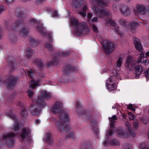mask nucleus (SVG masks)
<instances>
[{"mask_svg": "<svg viewBox=\"0 0 149 149\" xmlns=\"http://www.w3.org/2000/svg\"><path fill=\"white\" fill-rule=\"evenodd\" d=\"M83 0H73V5L76 7L81 6L82 4L84 3Z\"/></svg>", "mask_w": 149, "mask_h": 149, "instance_id": "b1692460", "label": "nucleus"}, {"mask_svg": "<svg viewBox=\"0 0 149 149\" xmlns=\"http://www.w3.org/2000/svg\"><path fill=\"white\" fill-rule=\"evenodd\" d=\"M24 14V13L23 11L20 10L17 13H16V15L18 17H20Z\"/></svg>", "mask_w": 149, "mask_h": 149, "instance_id": "37998d69", "label": "nucleus"}, {"mask_svg": "<svg viewBox=\"0 0 149 149\" xmlns=\"http://www.w3.org/2000/svg\"><path fill=\"white\" fill-rule=\"evenodd\" d=\"M88 9V7L86 5L84 4L82 8L83 10L82 11H79L78 13L84 17L86 15V13L85 11H87Z\"/></svg>", "mask_w": 149, "mask_h": 149, "instance_id": "393cba45", "label": "nucleus"}, {"mask_svg": "<svg viewBox=\"0 0 149 149\" xmlns=\"http://www.w3.org/2000/svg\"><path fill=\"white\" fill-rule=\"evenodd\" d=\"M46 106V104L43 101L40 100H35L31 106L30 114L31 115L37 116L39 115L41 108Z\"/></svg>", "mask_w": 149, "mask_h": 149, "instance_id": "20e7f679", "label": "nucleus"}, {"mask_svg": "<svg viewBox=\"0 0 149 149\" xmlns=\"http://www.w3.org/2000/svg\"><path fill=\"white\" fill-rule=\"evenodd\" d=\"M69 118V116L67 113L62 112L60 114L58 120L55 123L56 128L60 133H65L70 129L67 124Z\"/></svg>", "mask_w": 149, "mask_h": 149, "instance_id": "f03ea898", "label": "nucleus"}, {"mask_svg": "<svg viewBox=\"0 0 149 149\" xmlns=\"http://www.w3.org/2000/svg\"><path fill=\"white\" fill-rule=\"evenodd\" d=\"M140 149H149V144L148 143H142L140 146Z\"/></svg>", "mask_w": 149, "mask_h": 149, "instance_id": "cd10ccee", "label": "nucleus"}, {"mask_svg": "<svg viewBox=\"0 0 149 149\" xmlns=\"http://www.w3.org/2000/svg\"><path fill=\"white\" fill-rule=\"evenodd\" d=\"M68 52H63V53H62L61 54V55H62L63 56H67L68 55Z\"/></svg>", "mask_w": 149, "mask_h": 149, "instance_id": "052dcab7", "label": "nucleus"}, {"mask_svg": "<svg viewBox=\"0 0 149 149\" xmlns=\"http://www.w3.org/2000/svg\"><path fill=\"white\" fill-rule=\"evenodd\" d=\"M106 22L110 24L112 26L111 30L114 32L118 34L121 37H123L124 32L123 31V29H120L118 26L114 22V21L109 18H107L106 19Z\"/></svg>", "mask_w": 149, "mask_h": 149, "instance_id": "0eeeda50", "label": "nucleus"}, {"mask_svg": "<svg viewBox=\"0 0 149 149\" xmlns=\"http://www.w3.org/2000/svg\"><path fill=\"white\" fill-rule=\"evenodd\" d=\"M25 24L23 22L20 20L14 22L13 26V29L18 28L21 30V36L25 37L29 33L27 29L25 27Z\"/></svg>", "mask_w": 149, "mask_h": 149, "instance_id": "39448f33", "label": "nucleus"}, {"mask_svg": "<svg viewBox=\"0 0 149 149\" xmlns=\"http://www.w3.org/2000/svg\"><path fill=\"white\" fill-rule=\"evenodd\" d=\"M37 29L42 34H44L45 33L44 29L43 28L42 25L38 26L37 27Z\"/></svg>", "mask_w": 149, "mask_h": 149, "instance_id": "e433bc0d", "label": "nucleus"}, {"mask_svg": "<svg viewBox=\"0 0 149 149\" xmlns=\"http://www.w3.org/2000/svg\"><path fill=\"white\" fill-rule=\"evenodd\" d=\"M133 125L134 127L135 128H137L138 126V123L137 122H134L133 123Z\"/></svg>", "mask_w": 149, "mask_h": 149, "instance_id": "6e6d98bb", "label": "nucleus"}, {"mask_svg": "<svg viewBox=\"0 0 149 149\" xmlns=\"http://www.w3.org/2000/svg\"><path fill=\"white\" fill-rule=\"evenodd\" d=\"M14 136V134L11 133H8L4 135L2 137L3 144H6L9 147L12 146L14 144L13 138Z\"/></svg>", "mask_w": 149, "mask_h": 149, "instance_id": "423d86ee", "label": "nucleus"}, {"mask_svg": "<svg viewBox=\"0 0 149 149\" xmlns=\"http://www.w3.org/2000/svg\"><path fill=\"white\" fill-rule=\"evenodd\" d=\"M140 121L144 124H146L148 122V118L145 117L140 118Z\"/></svg>", "mask_w": 149, "mask_h": 149, "instance_id": "c9c22d12", "label": "nucleus"}, {"mask_svg": "<svg viewBox=\"0 0 149 149\" xmlns=\"http://www.w3.org/2000/svg\"><path fill=\"white\" fill-rule=\"evenodd\" d=\"M76 107L77 108H79V109L80 110V112L77 111L78 114L79 115L86 114V116L88 117L89 114L88 112H86V111H83L80 106L79 103L77 102L76 104Z\"/></svg>", "mask_w": 149, "mask_h": 149, "instance_id": "aec40b11", "label": "nucleus"}, {"mask_svg": "<svg viewBox=\"0 0 149 149\" xmlns=\"http://www.w3.org/2000/svg\"><path fill=\"white\" fill-rule=\"evenodd\" d=\"M5 7L2 5H0V14L5 10Z\"/></svg>", "mask_w": 149, "mask_h": 149, "instance_id": "4d7b16f0", "label": "nucleus"}, {"mask_svg": "<svg viewBox=\"0 0 149 149\" xmlns=\"http://www.w3.org/2000/svg\"><path fill=\"white\" fill-rule=\"evenodd\" d=\"M104 50L107 54H110L115 49L116 46L114 43L109 40H106L103 44Z\"/></svg>", "mask_w": 149, "mask_h": 149, "instance_id": "1a4fd4ad", "label": "nucleus"}, {"mask_svg": "<svg viewBox=\"0 0 149 149\" xmlns=\"http://www.w3.org/2000/svg\"><path fill=\"white\" fill-rule=\"evenodd\" d=\"M137 25V24L136 22L131 21L127 25V27L126 29L129 30L130 31L133 33L134 30Z\"/></svg>", "mask_w": 149, "mask_h": 149, "instance_id": "6ab92c4d", "label": "nucleus"}, {"mask_svg": "<svg viewBox=\"0 0 149 149\" xmlns=\"http://www.w3.org/2000/svg\"><path fill=\"white\" fill-rule=\"evenodd\" d=\"M27 54L26 55V57L28 58H29L33 54L32 50L30 48H28L27 50Z\"/></svg>", "mask_w": 149, "mask_h": 149, "instance_id": "7c9ffc66", "label": "nucleus"}, {"mask_svg": "<svg viewBox=\"0 0 149 149\" xmlns=\"http://www.w3.org/2000/svg\"><path fill=\"white\" fill-rule=\"evenodd\" d=\"M98 18L97 17H94L90 21V22H96L97 21Z\"/></svg>", "mask_w": 149, "mask_h": 149, "instance_id": "09e8293b", "label": "nucleus"}, {"mask_svg": "<svg viewBox=\"0 0 149 149\" xmlns=\"http://www.w3.org/2000/svg\"><path fill=\"white\" fill-rule=\"evenodd\" d=\"M2 36V31L1 28L0 27V38H1Z\"/></svg>", "mask_w": 149, "mask_h": 149, "instance_id": "e2e57ef3", "label": "nucleus"}, {"mask_svg": "<svg viewBox=\"0 0 149 149\" xmlns=\"http://www.w3.org/2000/svg\"><path fill=\"white\" fill-rule=\"evenodd\" d=\"M10 38L12 42H14L17 40V38L15 36H10Z\"/></svg>", "mask_w": 149, "mask_h": 149, "instance_id": "de8ad7c7", "label": "nucleus"}, {"mask_svg": "<svg viewBox=\"0 0 149 149\" xmlns=\"http://www.w3.org/2000/svg\"><path fill=\"white\" fill-rule=\"evenodd\" d=\"M68 137L70 138H73L74 137V133L72 132H70L68 135Z\"/></svg>", "mask_w": 149, "mask_h": 149, "instance_id": "864d4df0", "label": "nucleus"}, {"mask_svg": "<svg viewBox=\"0 0 149 149\" xmlns=\"http://www.w3.org/2000/svg\"><path fill=\"white\" fill-rule=\"evenodd\" d=\"M107 87L109 91L115 90L117 87L116 78L114 76H111L107 81Z\"/></svg>", "mask_w": 149, "mask_h": 149, "instance_id": "9b49d317", "label": "nucleus"}, {"mask_svg": "<svg viewBox=\"0 0 149 149\" xmlns=\"http://www.w3.org/2000/svg\"><path fill=\"white\" fill-rule=\"evenodd\" d=\"M112 134V131L111 130H109L107 132L106 139L103 143V145L105 146H107L108 145H116L118 144V142L115 139H113L110 140L109 141V140H110Z\"/></svg>", "mask_w": 149, "mask_h": 149, "instance_id": "6e6552de", "label": "nucleus"}, {"mask_svg": "<svg viewBox=\"0 0 149 149\" xmlns=\"http://www.w3.org/2000/svg\"><path fill=\"white\" fill-rule=\"evenodd\" d=\"M51 94L46 91H42L40 93V95L39 97L35 100H40L43 101L44 102V99H47L51 97Z\"/></svg>", "mask_w": 149, "mask_h": 149, "instance_id": "f3484780", "label": "nucleus"}, {"mask_svg": "<svg viewBox=\"0 0 149 149\" xmlns=\"http://www.w3.org/2000/svg\"><path fill=\"white\" fill-rule=\"evenodd\" d=\"M58 16V13L56 11H54L53 12L52 14V17H55L57 16Z\"/></svg>", "mask_w": 149, "mask_h": 149, "instance_id": "13d9d810", "label": "nucleus"}, {"mask_svg": "<svg viewBox=\"0 0 149 149\" xmlns=\"http://www.w3.org/2000/svg\"><path fill=\"white\" fill-rule=\"evenodd\" d=\"M31 132L29 129H24L20 134V137L24 141L30 142L32 140L31 136L30 135Z\"/></svg>", "mask_w": 149, "mask_h": 149, "instance_id": "4468645a", "label": "nucleus"}, {"mask_svg": "<svg viewBox=\"0 0 149 149\" xmlns=\"http://www.w3.org/2000/svg\"><path fill=\"white\" fill-rule=\"evenodd\" d=\"M70 21L72 26H76L75 33L77 35L86 34L89 31V29L85 23H79L77 19L74 17H71Z\"/></svg>", "mask_w": 149, "mask_h": 149, "instance_id": "7ed1b4c3", "label": "nucleus"}, {"mask_svg": "<svg viewBox=\"0 0 149 149\" xmlns=\"http://www.w3.org/2000/svg\"><path fill=\"white\" fill-rule=\"evenodd\" d=\"M27 95L30 98H32L33 95V91L30 89H28L27 92Z\"/></svg>", "mask_w": 149, "mask_h": 149, "instance_id": "4c0bfd02", "label": "nucleus"}, {"mask_svg": "<svg viewBox=\"0 0 149 149\" xmlns=\"http://www.w3.org/2000/svg\"><path fill=\"white\" fill-rule=\"evenodd\" d=\"M52 33H50L48 34V36L49 37V40L50 41L52 42L53 41L52 36Z\"/></svg>", "mask_w": 149, "mask_h": 149, "instance_id": "3c124183", "label": "nucleus"}, {"mask_svg": "<svg viewBox=\"0 0 149 149\" xmlns=\"http://www.w3.org/2000/svg\"><path fill=\"white\" fill-rule=\"evenodd\" d=\"M143 68L142 66L138 65L135 68V74L137 76H139L141 73Z\"/></svg>", "mask_w": 149, "mask_h": 149, "instance_id": "5701e85b", "label": "nucleus"}, {"mask_svg": "<svg viewBox=\"0 0 149 149\" xmlns=\"http://www.w3.org/2000/svg\"><path fill=\"white\" fill-rule=\"evenodd\" d=\"M127 22L126 20L124 19H121L119 21L120 24L124 27H126V28L127 27V25H126Z\"/></svg>", "mask_w": 149, "mask_h": 149, "instance_id": "2f4dec72", "label": "nucleus"}, {"mask_svg": "<svg viewBox=\"0 0 149 149\" xmlns=\"http://www.w3.org/2000/svg\"><path fill=\"white\" fill-rule=\"evenodd\" d=\"M92 29L93 31L95 32H98V30L97 26L95 25H93L92 26Z\"/></svg>", "mask_w": 149, "mask_h": 149, "instance_id": "c03bdc74", "label": "nucleus"}, {"mask_svg": "<svg viewBox=\"0 0 149 149\" xmlns=\"http://www.w3.org/2000/svg\"><path fill=\"white\" fill-rule=\"evenodd\" d=\"M17 122L16 121L15 122V123L14 124V125L13 127V128L14 129V130L15 132H16L17 130H19V127L17 124Z\"/></svg>", "mask_w": 149, "mask_h": 149, "instance_id": "79ce46f5", "label": "nucleus"}, {"mask_svg": "<svg viewBox=\"0 0 149 149\" xmlns=\"http://www.w3.org/2000/svg\"><path fill=\"white\" fill-rule=\"evenodd\" d=\"M117 134H118V136H122L123 137H125L126 135L125 133H124V132L123 130L118 131L117 132Z\"/></svg>", "mask_w": 149, "mask_h": 149, "instance_id": "ea45409f", "label": "nucleus"}, {"mask_svg": "<svg viewBox=\"0 0 149 149\" xmlns=\"http://www.w3.org/2000/svg\"><path fill=\"white\" fill-rule=\"evenodd\" d=\"M123 60V58L119 57L117 62L115 64V66L117 67H120L121 65Z\"/></svg>", "mask_w": 149, "mask_h": 149, "instance_id": "c756f323", "label": "nucleus"}, {"mask_svg": "<svg viewBox=\"0 0 149 149\" xmlns=\"http://www.w3.org/2000/svg\"><path fill=\"white\" fill-rule=\"evenodd\" d=\"M117 117L115 115L113 116L110 118V120L114 121V120L117 119Z\"/></svg>", "mask_w": 149, "mask_h": 149, "instance_id": "5fc2aeb1", "label": "nucleus"}, {"mask_svg": "<svg viewBox=\"0 0 149 149\" xmlns=\"http://www.w3.org/2000/svg\"><path fill=\"white\" fill-rule=\"evenodd\" d=\"M26 110L25 109H22L21 113L22 115L24 116V115H26L27 113Z\"/></svg>", "mask_w": 149, "mask_h": 149, "instance_id": "603ef678", "label": "nucleus"}, {"mask_svg": "<svg viewBox=\"0 0 149 149\" xmlns=\"http://www.w3.org/2000/svg\"><path fill=\"white\" fill-rule=\"evenodd\" d=\"M138 62L142 63L146 66L148 65L149 63V60L146 59L144 57V53L141 52L140 54V56L138 59Z\"/></svg>", "mask_w": 149, "mask_h": 149, "instance_id": "a211bd4d", "label": "nucleus"}, {"mask_svg": "<svg viewBox=\"0 0 149 149\" xmlns=\"http://www.w3.org/2000/svg\"><path fill=\"white\" fill-rule=\"evenodd\" d=\"M31 22L32 23L33 22L35 23H36L37 22V21L35 19H33L31 20Z\"/></svg>", "mask_w": 149, "mask_h": 149, "instance_id": "338daca9", "label": "nucleus"}, {"mask_svg": "<svg viewBox=\"0 0 149 149\" xmlns=\"http://www.w3.org/2000/svg\"><path fill=\"white\" fill-rule=\"evenodd\" d=\"M149 68H148L147 70H144V72L143 74L144 76L146 77V80L147 81H148L149 80Z\"/></svg>", "mask_w": 149, "mask_h": 149, "instance_id": "72a5a7b5", "label": "nucleus"}, {"mask_svg": "<svg viewBox=\"0 0 149 149\" xmlns=\"http://www.w3.org/2000/svg\"><path fill=\"white\" fill-rule=\"evenodd\" d=\"M40 120H35V123L36 124H38L40 123Z\"/></svg>", "mask_w": 149, "mask_h": 149, "instance_id": "69168bd1", "label": "nucleus"}, {"mask_svg": "<svg viewBox=\"0 0 149 149\" xmlns=\"http://www.w3.org/2000/svg\"><path fill=\"white\" fill-rule=\"evenodd\" d=\"M128 108L132 111H135V109L133 107V105L132 104H129L127 106Z\"/></svg>", "mask_w": 149, "mask_h": 149, "instance_id": "49530a36", "label": "nucleus"}, {"mask_svg": "<svg viewBox=\"0 0 149 149\" xmlns=\"http://www.w3.org/2000/svg\"><path fill=\"white\" fill-rule=\"evenodd\" d=\"M17 79L15 77L12 75L9 77L7 80H6V85L7 88H11L15 85Z\"/></svg>", "mask_w": 149, "mask_h": 149, "instance_id": "dca6fc26", "label": "nucleus"}, {"mask_svg": "<svg viewBox=\"0 0 149 149\" xmlns=\"http://www.w3.org/2000/svg\"><path fill=\"white\" fill-rule=\"evenodd\" d=\"M93 16V13H88L87 15V17L88 18V20H91V19Z\"/></svg>", "mask_w": 149, "mask_h": 149, "instance_id": "a18cd8bd", "label": "nucleus"}, {"mask_svg": "<svg viewBox=\"0 0 149 149\" xmlns=\"http://www.w3.org/2000/svg\"><path fill=\"white\" fill-rule=\"evenodd\" d=\"M33 63L37 65L40 69H41L43 67L42 63L41 60L39 59H37L35 60L33 62Z\"/></svg>", "mask_w": 149, "mask_h": 149, "instance_id": "a878e982", "label": "nucleus"}, {"mask_svg": "<svg viewBox=\"0 0 149 149\" xmlns=\"http://www.w3.org/2000/svg\"><path fill=\"white\" fill-rule=\"evenodd\" d=\"M29 40L30 45L34 47L35 45L37 44L38 42L36 41L32 38H29Z\"/></svg>", "mask_w": 149, "mask_h": 149, "instance_id": "c85d7f7f", "label": "nucleus"}, {"mask_svg": "<svg viewBox=\"0 0 149 149\" xmlns=\"http://www.w3.org/2000/svg\"><path fill=\"white\" fill-rule=\"evenodd\" d=\"M8 3H10L12 2L14 0H6Z\"/></svg>", "mask_w": 149, "mask_h": 149, "instance_id": "774afa93", "label": "nucleus"}, {"mask_svg": "<svg viewBox=\"0 0 149 149\" xmlns=\"http://www.w3.org/2000/svg\"><path fill=\"white\" fill-rule=\"evenodd\" d=\"M45 47L47 49L50 50L53 49L52 45L49 43H46L45 44Z\"/></svg>", "mask_w": 149, "mask_h": 149, "instance_id": "58836bf2", "label": "nucleus"}, {"mask_svg": "<svg viewBox=\"0 0 149 149\" xmlns=\"http://www.w3.org/2000/svg\"><path fill=\"white\" fill-rule=\"evenodd\" d=\"M63 104L62 103L57 102L55 103L52 107L51 111L54 113H59V116L60 117V115L62 112L66 113L62 110V107Z\"/></svg>", "mask_w": 149, "mask_h": 149, "instance_id": "ddd939ff", "label": "nucleus"}, {"mask_svg": "<svg viewBox=\"0 0 149 149\" xmlns=\"http://www.w3.org/2000/svg\"><path fill=\"white\" fill-rule=\"evenodd\" d=\"M7 114L10 116V117H12L13 119H15V116H13V115L12 114V112L11 111L9 113H7Z\"/></svg>", "mask_w": 149, "mask_h": 149, "instance_id": "8fccbe9b", "label": "nucleus"}, {"mask_svg": "<svg viewBox=\"0 0 149 149\" xmlns=\"http://www.w3.org/2000/svg\"><path fill=\"white\" fill-rule=\"evenodd\" d=\"M29 86L33 88L40 85V82L34 80H30L29 82Z\"/></svg>", "mask_w": 149, "mask_h": 149, "instance_id": "412c9836", "label": "nucleus"}, {"mask_svg": "<svg viewBox=\"0 0 149 149\" xmlns=\"http://www.w3.org/2000/svg\"><path fill=\"white\" fill-rule=\"evenodd\" d=\"M134 12L136 15L140 13L141 15H147L148 13V8L143 5H137L134 10Z\"/></svg>", "mask_w": 149, "mask_h": 149, "instance_id": "f8f14e48", "label": "nucleus"}, {"mask_svg": "<svg viewBox=\"0 0 149 149\" xmlns=\"http://www.w3.org/2000/svg\"><path fill=\"white\" fill-rule=\"evenodd\" d=\"M27 73H26V75L27 76H28L31 79H32L34 76V74L32 70L31 69L30 70H27Z\"/></svg>", "mask_w": 149, "mask_h": 149, "instance_id": "f704fd0d", "label": "nucleus"}, {"mask_svg": "<svg viewBox=\"0 0 149 149\" xmlns=\"http://www.w3.org/2000/svg\"><path fill=\"white\" fill-rule=\"evenodd\" d=\"M114 122V121L111 120L110 125L111 127H113V126Z\"/></svg>", "mask_w": 149, "mask_h": 149, "instance_id": "680f3d73", "label": "nucleus"}, {"mask_svg": "<svg viewBox=\"0 0 149 149\" xmlns=\"http://www.w3.org/2000/svg\"><path fill=\"white\" fill-rule=\"evenodd\" d=\"M93 4L92 6V9L95 12L96 15L102 18L105 15L109 16L111 13L105 8H102L101 6H105L107 3V0H95L93 1Z\"/></svg>", "mask_w": 149, "mask_h": 149, "instance_id": "f257e3e1", "label": "nucleus"}, {"mask_svg": "<svg viewBox=\"0 0 149 149\" xmlns=\"http://www.w3.org/2000/svg\"><path fill=\"white\" fill-rule=\"evenodd\" d=\"M128 115L129 116V118L132 120L135 119L136 120V118L135 117L134 115L131 112H129L128 113Z\"/></svg>", "mask_w": 149, "mask_h": 149, "instance_id": "a19ab883", "label": "nucleus"}, {"mask_svg": "<svg viewBox=\"0 0 149 149\" xmlns=\"http://www.w3.org/2000/svg\"><path fill=\"white\" fill-rule=\"evenodd\" d=\"M42 1V0H36L35 1V2L36 3H40Z\"/></svg>", "mask_w": 149, "mask_h": 149, "instance_id": "0e129e2a", "label": "nucleus"}, {"mask_svg": "<svg viewBox=\"0 0 149 149\" xmlns=\"http://www.w3.org/2000/svg\"><path fill=\"white\" fill-rule=\"evenodd\" d=\"M45 140L46 142L49 144H51L52 143V139L50 134H46Z\"/></svg>", "mask_w": 149, "mask_h": 149, "instance_id": "bb28decb", "label": "nucleus"}, {"mask_svg": "<svg viewBox=\"0 0 149 149\" xmlns=\"http://www.w3.org/2000/svg\"><path fill=\"white\" fill-rule=\"evenodd\" d=\"M126 126H127V128L129 130H130V125L129 123L127 122H126Z\"/></svg>", "mask_w": 149, "mask_h": 149, "instance_id": "bf43d9fd", "label": "nucleus"}, {"mask_svg": "<svg viewBox=\"0 0 149 149\" xmlns=\"http://www.w3.org/2000/svg\"><path fill=\"white\" fill-rule=\"evenodd\" d=\"M138 62V61H136L132 56H129L126 58L125 66L130 70H132L134 69Z\"/></svg>", "mask_w": 149, "mask_h": 149, "instance_id": "9d476101", "label": "nucleus"}, {"mask_svg": "<svg viewBox=\"0 0 149 149\" xmlns=\"http://www.w3.org/2000/svg\"><path fill=\"white\" fill-rule=\"evenodd\" d=\"M134 43L136 49L139 51H141L142 49V46L139 40L137 39H135L134 40Z\"/></svg>", "mask_w": 149, "mask_h": 149, "instance_id": "4be33fe9", "label": "nucleus"}, {"mask_svg": "<svg viewBox=\"0 0 149 149\" xmlns=\"http://www.w3.org/2000/svg\"><path fill=\"white\" fill-rule=\"evenodd\" d=\"M90 143H85L81 147V149H90Z\"/></svg>", "mask_w": 149, "mask_h": 149, "instance_id": "473e14b6", "label": "nucleus"}, {"mask_svg": "<svg viewBox=\"0 0 149 149\" xmlns=\"http://www.w3.org/2000/svg\"><path fill=\"white\" fill-rule=\"evenodd\" d=\"M120 10L123 15L127 16L132 13V9L126 5H121Z\"/></svg>", "mask_w": 149, "mask_h": 149, "instance_id": "2eb2a0df", "label": "nucleus"}]
</instances>
